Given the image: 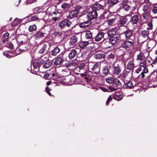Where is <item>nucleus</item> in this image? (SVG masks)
Masks as SVG:
<instances>
[{
	"instance_id": "obj_57",
	"label": "nucleus",
	"mask_w": 157,
	"mask_h": 157,
	"mask_svg": "<svg viewBox=\"0 0 157 157\" xmlns=\"http://www.w3.org/2000/svg\"><path fill=\"white\" fill-rule=\"evenodd\" d=\"M49 76V74L48 73H45L44 75V78H45L48 79V77Z\"/></svg>"
},
{
	"instance_id": "obj_18",
	"label": "nucleus",
	"mask_w": 157,
	"mask_h": 157,
	"mask_svg": "<svg viewBox=\"0 0 157 157\" xmlns=\"http://www.w3.org/2000/svg\"><path fill=\"white\" fill-rule=\"evenodd\" d=\"M116 34V29L115 28L112 29L110 30L105 33V36H107L109 37L115 35Z\"/></svg>"
},
{
	"instance_id": "obj_6",
	"label": "nucleus",
	"mask_w": 157,
	"mask_h": 157,
	"mask_svg": "<svg viewBox=\"0 0 157 157\" xmlns=\"http://www.w3.org/2000/svg\"><path fill=\"white\" fill-rule=\"evenodd\" d=\"M66 2H63L61 8L65 11H68L71 8V0H65Z\"/></svg>"
},
{
	"instance_id": "obj_33",
	"label": "nucleus",
	"mask_w": 157,
	"mask_h": 157,
	"mask_svg": "<svg viewBox=\"0 0 157 157\" xmlns=\"http://www.w3.org/2000/svg\"><path fill=\"white\" fill-rule=\"evenodd\" d=\"M88 63H80L78 66L80 70H82L83 69H85L88 68Z\"/></svg>"
},
{
	"instance_id": "obj_4",
	"label": "nucleus",
	"mask_w": 157,
	"mask_h": 157,
	"mask_svg": "<svg viewBox=\"0 0 157 157\" xmlns=\"http://www.w3.org/2000/svg\"><path fill=\"white\" fill-rule=\"evenodd\" d=\"M119 41V37L117 36H115L106 39V40L105 42V43L109 44L110 45L114 44H117ZM110 46L109 45L108 47H110Z\"/></svg>"
},
{
	"instance_id": "obj_29",
	"label": "nucleus",
	"mask_w": 157,
	"mask_h": 157,
	"mask_svg": "<svg viewBox=\"0 0 157 157\" xmlns=\"http://www.w3.org/2000/svg\"><path fill=\"white\" fill-rule=\"evenodd\" d=\"M113 85L116 87H117L118 89L120 87L121 84L118 79H114L113 82Z\"/></svg>"
},
{
	"instance_id": "obj_48",
	"label": "nucleus",
	"mask_w": 157,
	"mask_h": 157,
	"mask_svg": "<svg viewBox=\"0 0 157 157\" xmlns=\"http://www.w3.org/2000/svg\"><path fill=\"white\" fill-rule=\"evenodd\" d=\"M114 79L112 78H106V82L109 83H113Z\"/></svg>"
},
{
	"instance_id": "obj_24",
	"label": "nucleus",
	"mask_w": 157,
	"mask_h": 157,
	"mask_svg": "<svg viewBox=\"0 0 157 157\" xmlns=\"http://www.w3.org/2000/svg\"><path fill=\"white\" fill-rule=\"evenodd\" d=\"M61 74L64 76H67L70 73V70L67 67L63 69L61 71Z\"/></svg>"
},
{
	"instance_id": "obj_20",
	"label": "nucleus",
	"mask_w": 157,
	"mask_h": 157,
	"mask_svg": "<svg viewBox=\"0 0 157 157\" xmlns=\"http://www.w3.org/2000/svg\"><path fill=\"white\" fill-rule=\"evenodd\" d=\"M90 21H87L81 23L79 24V26L81 28H86L90 26Z\"/></svg>"
},
{
	"instance_id": "obj_53",
	"label": "nucleus",
	"mask_w": 157,
	"mask_h": 157,
	"mask_svg": "<svg viewBox=\"0 0 157 157\" xmlns=\"http://www.w3.org/2000/svg\"><path fill=\"white\" fill-rule=\"evenodd\" d=\"M38 18L36 16H33L31 17L30 21H33L38 19Z\"/></svg>"
},
{
	"instance_id": "obj_19",
	"label": "nucleus",
	"mask_w": 157,
	"mask_h": 157,
	"mask_svg": "<svg viewBox=\"0 0 157 157\" xmlns=\"http://www.w3.org/2000/svg\"><path fill=\"white\" fill-rule=\"evenodd\" d=\"M78 42V38L76 36H73L70 39V45L71 46L75 45Z\"/></svg>"
},
{
	"instance_id": "obj_22",
	"label": "nucleus",
	"mask_w": 157,
	"mask_h": 157,
	"mask_svg": "<svg viewBox=\"0 0 157 157\" xmlns=\"http://www.w3.org/2000/svg\"><path fill=\"white\" fill-rule=\"evenodd\" d=\"M77 52L75 49L72 50L68 55V57L71 59H73L77 56Z\"/></svg>"
},
{
	"instance_id": "obj_37",
	"label": "nucleus",
	"mask_w": 157,
	"mask_h": 157,
	"mask_svg": "<svg viewBox=\"0 0 157 157\" xmlns=\"http://www.w3.org/2000/svg\"><path fill=\"white\" fill-rule=\"evenodd\" d=\"M116 20V18L115 17L109 19L107 21L108 25L111 26L113 25L115 23V20Z\"/></svg>"
},
{
	"instance_id": "obj_42",
	"label": "nucleus",
	"mask_w": 157,
	"mask_h": 157,
	"mask_svg": "<svg viewBox=\"0 0 157 157\" xmlns=\"http://www.w3.org/2000/svg\"><path fill=\"white\" fill-rule=\"evenodd\" d=\"M149 6L147 4H145L143 6V11L144 12H149L148 10Z\"/></svg>"
},
{
	"instance_id": "obj_10",
	"label": "nucleus",
	"mask_w": 157,
	"mask_h": 157,
	"mask_svg": "<svg viewBox=\"0 0 157 157\" xmlns=\"http://www.w3.org/2000/svg\"><path fill=\"white\" fill-rule=\"evenodd\" d=\"M128 21V19L125 17H123L120 19L119 21V25L120 27H124L125 29H128L125 25Z\"/></svg>"
},
{
	"instance_id": "obj_55",
	"label": "nucleus",
	"mask_w": 157,
	"mask_h": 157,
	"mask_svg": "<svg viewBox=\"0 0 157 157\" xmlns=\"http://www.w3.org/2000/svg\"><path fill=\"white\" fill-rule=\"evenodd\" d=\"M45 57H42L41 58L40 60V65H41L43 63H45V59H41L43 58H44Z\"/></svg>"
},
{
	"instance_id": "obj_3",
	"label": "nucleus",
	"mask_w": 157,
	"mask_h": 157,
	"mask_svg": "<svg viewBox=\"0 0 157 157\" xmlns=\"http://www.w3.org/2000/svg\"><path fill=\"white\" fill-rule=\"evenodd\" d=\"M134 44L133 40H127L124 41L121 44L122 48L127 50H129L132 48Z\"/></svg>"
},
{
	"instance_id": "obj_14",
	"label": "nucleus",
	"mask_w": 157,
	"mask_h": 157,
	"mask_svg": "<svg viewBox=\"0 0 157 157\" xmlns=\"http://www.w3.org/2000/svg\"><path fill=\"white\" fill-rule=\"evenodd\" d=\"M63 21L65 27L67 26L68 27H71V29H72L75 26V25L73 24V22L68 19H64Z\"/></svg>"
},
{
	"instance_id": "obj_11",
	"label": "nucleus",
	"mask_w": 157,
	"mask_h": 157,
	"mask_svg": "<svg viewBox=\"0 0 157 157\" xmlns=\"http://www.w3.org/2000/svg\"><path fill=\"white\" fill-rule=\"evenodd\" d=\"M74 10L78 14L79 13H81L84 14H85L86 12L84 7L81 6H77L75 8Z\"/></svg>"
},
{
	"instance_id": "obj_54",
	"label": "nucleus",
	"mask_w": 157,
	"mask_h": 157,
	"mask_svg": "<svg viewBox=\"0 0 157 157\" xmlns=\"http://www.w3.org/2000/svg\"><path fill=\"white\" fill-rule=\"evenodd\" d=\"M148 72V70L147 69V68L146 67H144V69H143L142 72L144 73H146Z\"/></svg>"
},
{
	"instance_id": "obj_60",
	"label": "nucleus",
	"mask_w": 157,
	"mask_h": 157,
	"mask_svg": "<svg viewBox=\"0 0 157 157\" xmlns=\"http://www.w3.org/2000/svg\"><path fill=\"white\" fill-rule=\"evenodd\" d=\"M157 62V58H155V60L153 61V62L152 63V64H155Z\"/></svg>"
},
{
	"instance_id": "obj_9",
	"label": "nucleus",
	"mask_w": 157,
	"mask_h": 157,
	"mask_svg": "<svg viewBox=\"0 0 157 157\" xmlns=\"http://www.w3.org/2000/svg\"><path fill=\"white\" fill-rule=\"evenodd\" d=\"M105 34L102 32H98L94 37V40L98 42L101 40L102 39H105L104 36H105Z\"/></svg>"
},
{
	"instance_id": "obj_40",
	"label": "nucleus",
	"mask_w": 157,
	"mask_h": 157,
	"mask_svg": "<svg viewBox=\"0 0 157 157\" xmlns=\"http://www.w3.org/2000/svg\"><path fill=\"white\" fill-rule=\"evenodd\" d=\"M125 87L127 88H132L133 86L131 81H128L125 84Z\"/></svg>"
},
{
	"instance_id": "obj_35",
	"label": "nucleus",
	"mask_w": 157,
	"mask_h": 157,
	"mask_svg": "<svg viewBox=\"0 0 157 157\" xmlns=\"http://www.w3.org/2000/svg\"><path fill=\"white\" fill-rule=\"evenodd\" d=\"M60 52V49L58 47H56L52 51L51 55L52 56H56L57 53Z\"/></svg>"
},
{
	"instance_id": "obj_21",
	"label": "nucleus",
	"mask_w": 157,
	"mask_h": 157,
	"mask_svg": "<svg viewBox=\"0 0 157 157\" xmlns=\"http://www.w3.org/2000/svg\"><path fill=\"white\" fill-rule=\"evenodd\" d=\"M41 59H45V63L44 64L43 66L45 68H49L52 65V63L48 60V57H44L43 58Z\"/></svg>"
},
{
	"instance_id": "obj_44",
	"label": "nucleus",
	"mask_w": 157,
	"mask_h": 157,
	"mask_svg": "<svg viewBox=\"0 0 157 157\" xmlns=\"http://www.w3.org/2000/svg\"><path fill=\"white\" fill-rule=\"evenodd\" d=\"M150 15V12H144L143 14V17L144 19H147Z\"/></svg>"
},
{
	"instance_id": "obj_30",
	"label": "nucleus",
	"mask_w": 157,
	"mask_h": 157,
	"mask_svg": "<svg viewBox=\"0 0 157 157\" xmlns=\"http://www.w3.org/2000/svg\"><path fill=\"white\" fill-rule=\"evenodd\" d=\"M93 37L92 33L90 31H87L85 33V37L86 39H91Z\"/></svg>"
},
{
	"instance_id": "obj_16",
	"label": "nucleus",
	"mask_w": 157,
	"mask_h": 157,
	"mask_svg": "<svg viewBox=\"0 0 157 157\" xmlns=\"http://www.w3.org/2000/svg\"><path fill=\"white\" fill-rule=\"evenodd\" d=\"M104 6L101 5L100 4H95L93 5L92 7V9L94 11H98L100 10H103L104 9Z\"/></svg>"
},
{
	"instance_id": "obj_34",
	"label": "nucleus",
	"mask_w": 157,
	"mask_h": 157,
	"mask_svg": "<svg viewBox=\"0 0 157 157\" xmlns=\"http://www.w3.org/2000/svg\"><path fill=\"white\" fill-rule=\"evenodd\" d=\"M105 56L104 54L99 53L94 55V57L97 59H101L105 58Z\"/></svg>"
},
{
	"instance_id": "obj_41",
	"label": "nucleus",
	"mask_w": 157,
	"mask_h": 157,
	"mask_svg": "<svg viewBox=\"0 0 157 157\" xmlns=\"http://www.w3.org/2000/svg\"><path fill=\"white\" fill-rule=\"evenodd\" d=\"M20 22V20L19 19H15L13 21L11 25L12 26H14L16 25H18Z\"/></svg>"
},
{
	"instance_id": "obj_39",
	"label": "nucleus",
	"mask_w": 157,
	"mask_h": 157,
	"mask_svg": "<svg viewBox=\"0 0 157 157\" xmlns=\"http://www.w3.org/2000/svg\"><path fill=\"white\" fill-rule=\"evenodd\" d=\"M122 95L114 94L113 95V98L117 101H119L121 100L122 98Z\"/></svg>"
},
{
	"instance_id": "obj_52",
	"label": "nucleus",
	"mask_w": 157,
	"mask_h": 157,
	"mask_svg": "<svg viewBox=\"0 0 157 157\" xmlns=\"http://www.w3.org/2000/svg\"><path fill=\"white\" fill-rule=\"evenodd\" d=\"M115 56H114L111 53L109 54L108 57V59H113L114 58Z\"/></svg>"
},
{
	"instance_id": "obj_5",
	"label": "nucleus",
	"mask_w": 157,
	"mask_h": 157,
	"mask_svg": "<svg viewBox=\"0 0 157 157\" xmlns=\"http://www.w3.org/2000/svg\"><path fill=\"white\" fill-rule=\"evenodd\" d=\"M126 31L124 33H122L121 35L125 36L126 40H131L134 39V36L132 34V31L128 29H125Z\"/></svg>"
},
{
	"instance_id": "obj_23",
	"label": "nucleus",
	"mask_w": 157,
	"mask_h": 157,
	"mask_svg": "<svg viewBox=\"0 0 157 157\" xmlns=\"http://www.w3.org/2000/svg\"><path fill=\"white\" fill-rule=\"evenodd\" d=\"M133 59H131L128 63L127 68L128 69L132 70L134 68Z\"/></svg>"
},
{
	"instance_id": "obj_38",
	"label": "nucleus",
	"mask_w": 157,
	"mask_h": 157,
	"mask_svg": "<svg viewBox=\"0 0 157 157\" xmlns=\"http://www.w3.org/2000/svg\"><path fill=\"white\" fill-rule=\"evenodd\" d=\"M121 5L123 6L124 9L127 11H128L131 9V6L126 4H124L123 2L121 3Z\"/></svg>"
},
{
	"instance_id": "obj_15",
	"label": "nucleus",
	"mask_w": 157,
	"mask_h": 157,
	"mask_svg": "<svg viewBox=\"0 0 157 157\" xmlns=\"http://www.w3.org/2000/svg\"><path fill=\"white\" fill-rule=\"evenodd\" d=\"M65 82L68 85H71L73 84L75 81V77L73 76H69L65 78Z\"/></svg>"
},
{
	"instance_id": "obj_27",
	"label": "nucleus",
	"mask_w": 157,
	"mask_h": 157,
	"mask_svg": "<svg viewBox=\"0 0 157 157\" xmlns=\"http://www.w3.org/2000/svg\"><path fill=\"white\" fill-rule=\"evenodd\" d=\"M9 35V33H6L4 34L2 36V40L3 43H5L7 41Z\"/></svg>"
},
{
	"instance_id": "obj_28",
	"label": "nucleus",
	"mask_w": 157,
	"mask_h": 157,
	"mask_svg": "<svg viewBox=\"0 0 157 157\" xmlns=\"http://www.w3.org/2000/svg\"><path fill=\"white\" fill-rule=\"evenodd\" d=\"M149 31L148 30H144L142 31L141 36L142 37L146 39L148 37Z\"/></svg>"
},
{
	"instance_id": "obj_31",
	"label": "nucleus",
	"mask_w": 157,
	"mask_h": 157,
	"mask_svg": "<svg viewBox=\"0 0 157 157\" xmlns=\"http://www.w3.org/2000/svg\"><path fill=\"white\" fill-rule=\"evenodd\" d=\"M152 20L151 19L150 21L148 20L147 22V29L148 30V29L152 30L153 29V23H152Z\"/></svg>"
},
{
	"instance_id": "obj_61",
	"label": "nucleus",
	"mask_w": 157,
	"mask_h": 157,
	"mask_svg": "<svg viewBox=\"0 0 157 157\" xmlns=\"http://www.w3.org/2000/svg\"><path fill=\"white\" fill-rule=\"evenodd\" d=\"M9 47L11 48H13V44H12L11 43H9Z\"/></svg>"
},
{
	"instance_id": "obj_7",
	"label": "nucleus",
	"mask_w": 157,
	"mask_h": 157,
	"mask_svg": "<svg viewBox=\"0 0 157 157\" xmlns=\"http://www.w3.org/2000/svg\"><path fill=\"white\" fill-rule=\"evenodd\" d=\"M98 16L97 11L92 10V11H90L87 14L88 19L92 20L96 18Z\"/></svg>"
},
{
	"instance_id": "obj_25",
	"label": "nucleus",
	"mask_w": 157,
	"mask_h": 157,
	"mask_svg": "<svg viewBox=\"0 0 157 157\" xmlns=\"http://www.w3.org/2000/svg\"><path fill=\"white\" fill-rule=\"evenodd\" d=\"M136 60L140 61L146 60V57L143 53L141 52L137 56Z\"/></svg>"
},
{
	"instance_id": "obj_12",
	"label": "nucleus",
	"mask_w": 157,
	"mask_h": 157,
	"mask_svg": "<svg viewBox=\"0 0 157 157\" xmlns=\"http://www.w3.org/2000/svg\"><path fill=\"white\" fill-rule=\"evenodd\" d=\"M139 20V16L137 15H134L132 17L128 23H131L133 25L136 24Z\"/></svg>"
},
{
	"instance_id": "obj_17",
	"label": "nucleus",
	"mask_w": 157,
	"mask_h": 157,
	"mask_svg": "<svg viewBox=\"0 0 157 157\" xmlns=\"http://www.w3.org/2000/svg\"><path fill=\"white\" fill-rule=\"evenodd\" d=\"M78 14L75 10L69 12L67 18L68 19H71L77 17Z\"/></svg>"
},
{
	"instance_id": "obj_64",
	"label": "nucleus",
	"mask_w": 157,
	"mask_h": 157,
	"mask_svg": "<svg viewBox=\"0 0 157 157\" xmlns=\"http://www.w3.org/2000/svg\"><path fill=\"white\" fill-rule=\"evenodd\" d=\"M3 53H4V55L5 56H6L7 57V58H9V55H8V54L7 53V52H4Z\"/></svg>"
},
{
	"instance_id": "obj_51",
	"label": "nucleus",
	"mask_w": 157,
	"mask_h": 157,
	"mask_svg": "<svg viewBox=\"0 0 157 157\" xmlns=\"http://www.w3.org/2000/svg\"><path fill=\"white\" fill-rule=\"evenodd\" d=\"M81 57L84 59H86L87 57V55L86 54V52H85L82 53L81 54Z\"/></svg>"
},
{
	"instance_id": "obj_32",
	"label": "nucleus",
	"mask_w": 157,
	"mask_h": 157,
	"mask_svg": "<svg viewBox=\"0 0 157 157\" xmlns=\"http://www.w3.org/2000/svg\"><path fill=\"white\" fill-rule=\"evenodd\" d=\"M89 44L88 41H81L79 44V47L82 48H83Z\"/></svg>"
},
{
	"instance_id": "obj_46",
	"label": "nucleus",
	"mask_w": 157,
	"mask_h": 157,
	"mask_svg": "<svg viewBox=\"0 0 157 157\" xmlns=\"http://www.w3.org/2000/svg\"><path fill=\"white\" fill-rule=\"evenodd\" d=\"M152 12L153 14L157 13V6H153L151 7Z\"/></svg>"
},
{
	"instance_id": "obj_13",
	"label": "nucleus",
	"mask_w": 157,
	"mask_h": 157,
	"mask_svg": "<svg viewBox=\"0 0 157 157\" xmlns=\"http://www.w3.org/2000/svg\"><path fill=\"white\" fill-rule=\"evenodd\" d=\"M109 69L107 66H103L101 69V76H105L109 73Z\"/></svg>"
},
{
	"instance_id": "obj_26",
	"label": "nucleus",
	"mask_w": 157,
	"mask_h": 157,
	"mask_svg": "<svg viewBox=\"0 0 157 157\" xmlns=\"http://www.w3.org/2000/svg\"><path fill=\"white\" fill-rule=\"evenodd\" d=\"M40 65L38 62H35L33 63V67L34 68L33 71L36 72H37L39 70V67Z\"/></svg>"
},
{
	"instance_id": "obj_59",
	"label": "nucleus",
	"mask_w": 157,
	"mask_h": 157,
	"mask_svg": "<svg viewBox=\"0 0 157 157\" xmlns=\"http://www.w3.org/2000/svg\"><path fill=\"white\" fill-rule=\"evenodd\" d=\"M128 72L127 71H126L125 72L124 71L123 73V76L124 77H125L126 76V75H128Z\"/></svg>"
},
{
	"instance_id": "obj_49",
	"label": "nucleus",
	"mask_w": 157,
	"mask_h": 157,
	"mask_svg": "<svg viewBox=\"0 0 157 157\" xmlns=\"http://www.w3.org/2000/svg\"><path fill=\"white\" fill-rule=\"evenodd\" d=\"M36 29V25H33L30 26V32L35 31Z\"/></svg>"
},
{
	"instance_id": "obj_58",
	"label": "nucleus",
	"mask_w": 157,
	"mask_h": 157,
	"mask_svg": "<svg viewBox=\"0 0 157 157\" xmlns=\"http://www.w3.org/2000/svg\"><path fill=\"white\" fill-rule=\"evenodd\" d=\"M144 73L141 72V73L140 74L139 76V77H140L141 76V78H143L145 76V75H144Z\"/></svg>"
},
{
	"instance_id": "obj_45",
	"label": "nucleus",
	"mask_w": 157,
	"mask_h": 157,
	"mask_svg": "<svg viewBox=\"0 0 157 157\" xmlns=\"http://www.w3.org/2000/svg\"><path fill=\"white\" fill-rule=\"evenodd\" d=\"M58 25L61 29H64L66 27L63 20L59 23Z\"/></svg>"
},
{
	"instance_id": "obj_2",
	"label": "nucleus",
	"mask_w": 157,
	"mask_h": 157,
	"mask_svg": "<svg viewBox=\"0 0 157 157\" xmlns=\"http://www.w3.org/2000/svg\"><path fill=\"white\" fill-rule=\"evenodd\" d=\"M118 64L116 66L113 67V73L114 75H117L120 74L122 71V68H125V65L124 61L122 59L117 60Z\"/></svg>"
},
{
	"instance_id": "obj_62",
	"label": "nucleus",
	"mask_w": 157,
	"mask_h": 157,
	"mask_svg": "<svg viewBox=\"0 0 157 157\" xmlns=\"http://www.w3.org/2000/svg\"><path fill=\"white\" fill-rule=\"evenodd\" d=\"M58 18L56 17H52V20L54 21H56L57 20Z\"/></svg>"
},
{
	"instance_id": "obj_47",
	"label": "nucleus",
	"mask_w": 157,
	"mask_h": 157,
	"mask_svg": "<svg viewBox=\"0 0 157 157\" xmlns=\"http://www.w3.org/2000/svg\"><path fill=\"white\" fill-rule=\"evenodd\" d=\"M108 89L111 91H115L118 89L117 87H116L113 85L111 86H109L108 87Z\"/></svg>"
},
{
	"instance_id": "obj_1",
	"label": "nucleus",
	"mask_w": 157,
	"mask_h": 157,
	"mask_svg": "<svg viewBox=\"0 0 157 157\" xmlns=\"http://www.w3.org/2000/svg\"><path fill=\"white\" fill-rule=\"evenodd\" d=\"M100 63L98 62H90L88 63V69L90 71L96 74L100 73Z\"/></svg>"
},
{
	"instance_id": "obj_43",
	"label": "nucleus",
	"mask_w": 157,
	"mask_h": 157,
	"mask_svg": "<svg viewBox=\"0 0 157 157\" xmlns=\"http://www.w3.org/2000/svg\"><path fill=\"white\" fill-rule=\"evenodd\" d=\"M118 0H108V3L110 5L113 6L117 3Z\"/></svg>"
},
{
	"instance_id": "obj_50",
	"label": "nucleus",
	"mask_w": 157,
	"mask_h": 157,
	"mask_svg": "<svg viewBox=\"0 0 157 157\" xmlns=\"http://www.w3.org/2000/svg\"><path fill=\"white\" fill-rule=\"evenodd\" d=\"M142 61L140 63V67H146V60H142Z\"/></svg>"
},
{
	"instance_id": "obj_63",
	"label": "nucleus",
	"mask_w": 157,
	"mask_h": 157,
	"mask_svg": "<svg viewBox=\"0 0 157 157\" xmlns=\"http://www.w3.org/2000/svg\"><path fill=\"white\" fill-rule=\"evenodd\" d=\"M112 98L111 96H109L108 97L107 100L110 101L112 100Z\"/></svg>"
},
{
	"instance_id": "obj_56",
	"label": "nucleus",
	"mask_w": 157,
	"mask_h": 157,
	"mask_svg": "<svg viewBox=\"0 0 157 157\" xmlns=\"http://www.w3.org/2000/svg\"><path fill=\"white\" fill-rule=\"evenodd\" d=\"M21 50L20 49H18V50H16L15 51L16 55H15L13 56H16L18 54H19L21 53Z\"/></svg>"
},
{
	"instance_id": "obj_36",
	"label": "nucleus",
	"mask_w": 157,
	"mask_h": 157,
	"mask_svg": "<svg viewBox=\"0 0 157 157\" xmlns=\"http://www.w3.org/2000/svg\"><path fill=\"white\" fill-rule=\"evenodd\" d=\"M63 59L60 58H57L55 59L54 61V63L56 65H59L63 61Z\"/></svg>"
},
{
	"instance_id": "obj_8",
	"label": "nucleus",
	"mask_w": 157,
	"mask_h": 157,
	"mask_svg": "<svg viewBox=\"0 0 157 157\" xmlns=\"http://www.w3.org/2000/svg\"><path fill=\"white\" fill-rule=\"evenodd\" d=\"M49 46V45L48 43L44 44L41 48L39 51V53L41 54L47 53L48 50Z\"/></svg>"
}]
</instances>
